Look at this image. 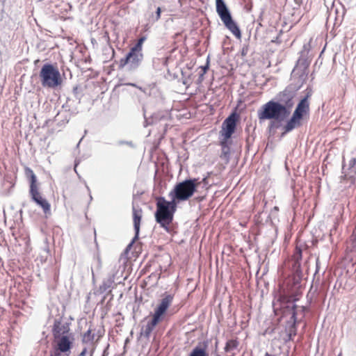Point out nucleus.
<instances>
[{"label":"nucleus","instance_id":"nucleus-14","mask_svg":"<svg viewBox=\"0 0 356 356\" xmlns=\"http://www.w3.org/2000/svg\"><path fill=\"white\" fill-rule=\"evenodd\" d=\"M78 100H74L70 97L67 99L66 102L62 106V109L65 112H70L72 115H76L79 113L77 105Z\"/></svg>","mask_w":356,"mask_h":356},{"label":"nucleus","instance_id":"nucleus-38","mask_svg":"<svg viewBox=\"0 0 356 356\" xmlns=\"http://www.w3.org/2000/svg\"><path fill=\"white\" fill-rule=\"evenodd\" d=\"M90 200H92V195H90Z\"/></svg>","mask_w":356,"mask_h":356},{"label":"nucleus","instance_id":"nucleus-26","mask_svg":"<svg viewBox=\"0 0 356 356\" xmlns=\"http://www.w3.org/2000/svg\"><path fill=\"white\" fill-rule=\"evenodd\" d=\"M293 259L296 261H298L299 260H301L302 259V250L300 248H296V252L293 254Z\"/></svg>","mask_w":356,"mask_h":356},{"label":"nucleus","instance_id":"nucleus-5","mask_svg":"<svg viewBox=\"0 0 356 356\" xmlns=\"http://www.w3.org/2000/svg\"><path fill=\"white\" fill-rule=\"evenodd\" d=\"M41 84L44 88H55L62 83L58 69L50 63L44 64L39 74Z\"/></svg>","mask_w":356,"mask_h":356},{"label":"nucleus","instance_id":"nucleus-27","mask_svg":"<svg viewBox=\"0 0 356 356\" xmlns=\"http://www.w3.org/2000/svg\"><path fill=\"white\" fill-rule=\"evenodd\" d=\"M72 92H73V94L74 95V97H75L76 100H78V103H80V102H81V97H80V95H79V94L78 92V88L77 87H74L73 88Z\"/></svg>","mask_w":356,"mask_h":356},{"label":"nucleus","instance_id":"nucleus-32","mask_svg":"<svg viewBox=\"0 0 356 356\" xmlns=\"http://www.w3.org/2000/svg\"><path fill=\"white\" fill-rule=\"evenodd\" d=\"M87 353V348H84L82 351L80 353V354L79 355V356H86Z\"/></svg>","mask_w":356,"mask_h":356},{"label":"nucleus","instance_id":"nucleus-19","mask_svg":"<svg viewBox=\"0 0 356 356\" xmlns=\"http://www.w3.org/2000/svg\"><path fill=\"white\" fill-rule=\"evenodd\" d=\"M134 227L135 230V238H138L140 232V225L141 220V215L134 208L133 209Z\"/></svg>","mask_w":356,"mask_h":356},{"label":"nucleus","instance_id":"nucleus-15","mask_svg":"<svg viewBox=\"0 0 356 356\" xmlns=\"http://www.w3.org/2000/svg\"><path fill=\"white\" fill-rule=\"evenodd\" d=\"M188 356H209V353L207 352V343L195 346Z\"/></svg>","mask_w":356,"mask_h":356},{"label":"nucleus","instance_id":"nucleus-36","mask_svg":"<svg viewBox=\"0 0 356 356\" xmlns=\"http://www.w3.org/2000/svg\"><path fill=\"white\" fill-rule=\"evenodd\" d=\"M296 305H294V306L293 307V317H295V316H296V312H295V309H296Z\"/></svg>","mask_w":356,"mask_h":356},{"label":"nucleus","instance_id":"nucleus-25","mask_svg":"<svg viewBox=\"0 0 356 356\" xmlns=\"http://www.w3.org/2000/svg\"><path fill=\"white\" fill-rule=\"evenodd\" d=\"M299 296H300V293L297 292L295 295L286 296L283 297V299L287 302H295L299 299Z\"/></svg>","mask_w":356,"mask_h":356},{"label":"nucleus","instance_id":"nucleus-8","mask_svg":"<svg viewBox=\"0 0 356 356\" xmlns=\"http://www.w3.org/2000/svg\"><path fill=\"white\" fill-rule=\"evenodd\" d=\"M240 116L238 113L234 111L222 122L221 130L220 131V136L225 138V140H229L232 134L235 132L236 126L239 122Z\"/></svg>","mask_w":356,"mask_h":356},{"label":"nucleus","instance_id":"nucleus-18","mask_svg":"<svg viewBox=\"0 0 356 356\" xmlns=\"http://www.w3.org/2000/svg\"><path fill=\"white\" fill-rule=\"evenodd\" d=\"M70 112H65V110L59 111L57 115L55 116V120L58 122V124H65L67 123L70 119Z\"/></svg>","mask_w":356,"mask_h":356},{"label":"nucleus","instance_id":"nucleus-23","mask_svg":"<svg viewBox=\"0 0 356 356\" xmlns=\"http://www.w3.org/2000/svg\"><path fill=\"white\" fill-rule=\"evenodd\" d=\"M146 40L145 36L140 37L136 42V43L131 47L134 49L143 51V44Z\"/></svg>","mask_w":356,"mask_h":356},{"label":"nucleus","instance_id":"nucleus-28","mask_svg":"<svg viewBox=\"0 0 356 356\" xmlns=\"http://www.w3.org/2000/svg\"><path fill=\"white\" fill-rule=\"evenodd\" d=\"M161 8L160 7H158L156 10V16L154 21H158L161 17Z\"/></svg>","mask_w":356,"mask_h":356},{"label":"nucleus","instance_id":"nucleus-34","mask_svg":"<svg viewBox=\"0 0 356 356\" xmlns=\"http://www.w3.org/2000/svg\"><path fill=\"white\" fill-rule=\"evenodd\" d=\"M208 69H209V61H207V65H204V66L202 67V70H203L204 73H205Z\"/></svg>","mask_w":356,"mask_h":356},{"label":"nucleus","instance_id":"nucleus-17","mask_svg":"<svg viewBox=\"0 0 356 356\" xmlns=\"http://www.w3.org/2000/svg\"><path fill=\"white\" fill-rule=\"evenodd\" d=\"M298 116L293 114L291 118L287 122L286 124L284 126V133L289 132L292 131L293 129L298 127L301 125V120Z\"/></svg>","mask_w":356,"mask_h":356},{"label":"nucleus","instance_id":"nucleus-12","mask_svg":"<svg viewBox=\"0 0 356 356\" xmlns=\"http://www.w3.org/2000/svg\"><path fill=\"white\" fill-rule=\"evenodd\" d=\"M55 348L63 353H70L72 346V341L69 336H63L62 337L54 338Z\"/></svg>","mask_w":356,"mask_h":356},{"label":"nucleus","instance_id":"nucleus-16","mask_svg":"<svg viewBox=\"0 0 356 356\" xmlns=\"http://www.w3.org/2000/svg\"><path fill=\"white\" fill-rule=\"evenodd\" d=\"M298 116L293 114L291 118L287 122L286 124L284 126V133L289 132L292 131L293 129L298 127L301 125V120Z\"/></svg>","mask_w":356,"mask_h":356},{"label":"nucleus","instance_id":"nucleus-3","mask_svg":"<svg viewBox=\"0 0 356 356\" xmlns=\"http://www.w3.org/2000/svg\"><path fill=\"white\" fill-rule=\"evenodd\" d=\"M198 186L197 179H186L175 185L173 189L169 193V197L177 203L186 201L193 195Z\"/></svg>","mask_w":356,"mask_h":356},{"label":"nucleus","instance_id":"nucleus-4","mask_svg":"<svg viewBox=\"0 0 356 356\" xmlns=\"http://www.w3.org/2000/svg\"><path fill=\"white\" fill-rule=\"evenodd\" d=\"M289 114L287 107L279 102L269 101L264 104L261 109L259 111L258 115L260 120L274 119L282 120Z\"/></svg>","mask_w":356,"mask_h":356},{"label":"nucleus","instance_id":"nucleus-13","mask_svg":"<svg viewBox=\"0 0 356 356\" xmlns=\"http://www.w3.org/2000/svg\"><path fill=\"white\" fill-rule=\"evenodd\" d=\"M307 99L308 97H305L301 99L293 113L300 119H302L303 116L309 111V103Z\"/></svg>","mask_w":356,"mask_h":356},{"label":"nucleus","instance_id":"nucleus-1","mask_svg":"<svg viewBox=\"0 0 356 356\" xmlns=\"http://www.w3.org/2000/svg\"><path fill=\"white\" fill-rule=\"evenodd\" d=\"M177 204L174 200L171 199L170 201H168L162 196L156 198L155 220L167 232H170L169 225L173 220Z\"/></svg>","mask_w":356,"mask_h":356},{"label":"nucleus","instance_id":"nucleus-22","mask_svg":"<svg viewBox=\"0 0 356 356\" xmlns=\"http://www.w3.org/2000/svg\"><path fill=\"white\" fill-rule=\"evenodd\" d=\"M238 346V342L235 340H229L226 343L225 350L226 353H231Z\"/></svg>","mask_w":356,"mask_h":356},{"label":"nucleus","instance_id":"nucleus-21","mask_svg":"<svg viewBox=\"0 0 356 356\" xmlns=\"http://www.w3.org/2000/svg\"><path fill=\"white\" fill-rule=\"evenodd\" d=\"M35 203L37 204V205H38L42 209L44 213L47 214L50 213L51 206L45 198H42V200H39L38 202Z\"/></svg>","mask_w":356,"mask_h":356},{"label":"nucleus","instance_id":"nucleus-40","mask_svg":"<svg viewBox=\"0 0 356 356\" xmlns=\"http://www.w3.org/2000/svg\"><path fill=\"white\" fill-rule=\"evenodd\" d=\"M91 272H92V275H94V273H93V270L92 269L91 270Z\"/></svg>","mask_w":356,"mask_h":356},{"label":"nucleus","instance_id":"nucleus-33","mask_svg":"<svg viewBox=\"0 0 356 356\" xmlns=\"http://www.w3.org/2000/svg\"><path fill=\"white\" fill-rule=\"evenodd\" d=\"M119 143L121 144V145L122 144H127L128 145L132 146V142H131V141L130 142H128V141H120Z\"/></svg>","mask_w":356,"mask_h":356},{"label":"nucleus","instance_id":"nucleus-24","mask_svg":"<svg viewBox=\"0 0 356 356\" xmlns=\"http://www.w3.org/2000/svg\"><path fill=\"white\" fill-rule=\"evenodd\" d=\"M95 335L91 334V331L88 330L83 336V343L92 342L94 339Z\"/></svg>","mask_w":356,"mask_h":356},{"label":"nucleus","instance_id":"nucleus-39","mask_svg":"<svg viewBox=\"0 0 356 356\" xmlns=\"http://www.w3.org/2000/svg\"><path fill=\"white\" fill-rule=\"evenodd\" d=\"M86 188H87L88 191H90V188L87 185H86Z\"/></svg>","mask_w":356,"mask_h":356},{"label":"nucleus","instance_id":"nucleus-35","mask_svg":"<svg viewBox=\"0 0 356 356\" xmlns=\"http://www.w3.org/2000/svg\"><path fill=\"white\" fill-rule=\"evenodd\" d=\"M241 55L242 56H244L245 55V47H242L241 50Z\"/></svg>","mask_w":356,"mask_h":356},{"label":"nucleus","instance_id":"nucleus-2","mask_svg":"<svg viewBox=\"0 0 356 356\" xmlns=\"http://www.w3.org/2000/svg\"><path fill=\"white\" fill-rule=\"evenodd\" d=\"M173 300V296L171 294L165 293L162 299L154 309V313L152 319L147 323V325L142 327L140 330V336L145 337L148 339L154 327L159 324L163 318V316L166 313L168 307L172 304Z\"/></svg>","mask_w":356,"mask_h":356},{"label":"nucleus","instance_id":"nucleus-20","mask_svg":"<svg viewBox=\"0 0 356 356\" xmlns=\"http://www.w3.org/2000/svg\"><path fill=\"white\" fill-rule=\"evenodd\" d=\"M228 141L225 140V138H222L220 143H221V154H220V158L223 160H225L226 162L228 161L229 155L230 152L229 147L228 146Z\"/></svg>","mask_w":356,"mask_h":356},{"label":"nucleus","instance_id":"nucleus-7","mask_svg":"<svg viewBox=\"0 0 356 356\" xmlns=\"http://www.w3.org/2000/svg\"><path fill=\"white\" fill-rule=\"evenodd\" d=\"M143 58V51L131 48L125 57L120 59L119 67H126L129 72L136 71L141 65Z\"/></svg>","mask_w":356,"mask_h":356},{"label":"nucleus","instance_id":"nucleus-10","mask_svg":"<svg viewBox=\"0 0 356 356\" xmlns=\"http://www.w3.org/2000/svg\"><path fill=\"white\" fill-rule=\"evenodd\" d=\"M343 175L341 178L346 182L353 184L356 182V159L353 158L350 160L348 167L343 168Z\"/></svg>","mask_w":356,"mask_h":356},{"label":"nucleus","instance_id":"nucleus-9","mask_svg":"<svg viewBox=\"0 0 356 356\" xmlns=\"http://www.w3.org/2000/svg\"><path fill=\"white\" fill-rule=\"evenodd\" d=\"M26 174L29 177L30 189L29 194L31 200L34 202H38L43 197L39 192L38 187L37 186V177L33 171L31 169H27Z\"/></svg>","mask_w":356,"mask_h":356},{"label":"nucleus","instance_id":"nucleus-30","mask_svg":"<svg viewBox=\"0 0 356 356\" xmlns=\"http://www.w3.org/2000/svg\"><path fill=\"white\" fill-rule=\"evenodd\" d=\"M61 353H63V352H60L57 348H54V353L51 355V356H61Z\"/></svg>","mask_w":356,"mask_h":356},{"label":"nucleus","instance_id":"nucleus-11","mask_svg":"<svg viewBox=\"0 0 356 356\" xmlns=\"http://www.w3.org/2000/svg\"><path fill=\"white\" fill-rule=\"evenodd\" d=\"M70 331L69 324L64 323L60 319H55L52 332L54 338L62 337L63 336H67V334Z\"/></svg>","mask_w":356,"mask_h":356},{"label":"nucleus","instance_id":"nucleus-37","mask_svg":"<svg viewBox=\"0 0 356 356\" xmlns=\"http://www.w3.org/2000/svg\"><path fill=\"white\" fill-rule=\"evenodd\" d=\"M97 261H98L99 264L100 265L101 261H100V259L99 257H97Z\"/></svg>","mask_w":356,"mask_h":356},{"label":"nucleus","instance_id":"nucleus-31","mask_svg":"<svg viewBox=\"0 0 356 356\" xmlns=\"http://www.w3.org/2000/svg\"><path fill=\"white\" fill-rule=\"evenodd\" d=\"M79 161L77 159H76V160H75V164H74V172H75L76 173V175H78V177L80 178V176H79V173H78V172H77V170H76V167H77V165H79Z\"/></svg>","mask_w":356,"mask_h":356},{"label":"nucleus","instance_id":"nucleus-41","mask_svg":"<svg viewBox=\"0 0 356 356\" xmlns=\"http://www.w3.org/2000/svg\"><path fill=\"white\" fill-rule=\"evenodd\" d=\"M105 353H106V352L104 351V354H103V355H102V356H106Z\"/></svg>","mask_w":356,"mask_h":356},{"label":"nucleus","instance_id":"nucleus-6","mask_svg":"<svg viewBox=\"0 0 356 356\" xmlns=\"http://www.w3.org/2000/svg\"><path fill=\"white\" fill-rule=\"evenodd\" d=\"M216 9L219 17L223 22L225 26L229 29L236 38H241V32L234 21L231 13L224 0H216Z\"/></svg>","mask_w":356,"mask_h":356},{"label":"nucleus","instance_id":"nucleus-29","mask_svg":"<svg viewBox=\"0 0 356 356\" xmlns=\"http://www.w3.org/2000/svg\"><path fill=\"white\" fill-rule=\"evenodd\" d=\"M138 238H136L135 236L133 238L131 241L129 243V245L126 248V251H129L132 247L133 244L137 241Z\"/></svg>","mask_w":356,"mask_h":356}]
</instances>
